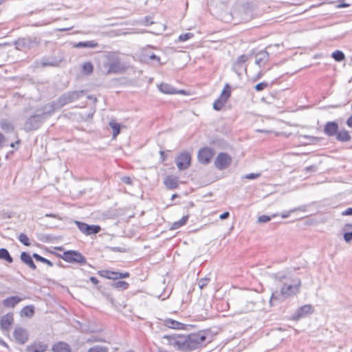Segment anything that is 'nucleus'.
<instances>
[{"mask_svg": "<svg viewBox=\"0 0 352 352\" xmlns=\"http://www.w3.org/2000/svg\"><path fill=\"white\" fill-rule=\"evenodd\" d=\"M208 333L200 331L188 335L174 334L164 335L162 337V342L173 346L182 351H192L204 346L207 341Z\"/></svg>", "mask_w": 352, "mask_h": 352, "instance_id": "1", "label": "nucleus"}, {"mask_svg": "<svg viewBox=\"0 0 352 352\" xmlns=\"http://www.w3.org/2000/svg\"><path fill=\"white\" fill-rule=\"evenodd\" d=\"M275 280L281 284L280 291L272 292L270 303L274 305L282 302L287 298L296 295L300 292L301 280L298 278H292L282 273H276L272 275Z\"/></svg>", "mask_w": 352, "mask_h": 352, "instance_id": "2", "label": "nucleus"}, {"mask_svg": "<svg viewBox=\"0 0 352 352\" xmlns=\"http://www.w3.org/2000/svg\"><path fill=\"white\" fill-rule=\"evenodd\" d=\"M55 111L54 103L46 104L38 108L34 114L30 116L25 122L23 129L25 131L38 129L43 121L50 117Z\"/></svg>", "mask_w": 352, "mask_h": 352, "instance_id": "3", "label": "nucleus"}, {"mask_svg": "<svg viewBox=\"0 0 352 352\" xmlns=\"http://www.w3.org/2000/svg\"><path fill=\"white\" fill-rule=\"evenodd\" d=\"M99 68L101 73L106 76L120 74L125 70V66L121 63L119 57L111 53L104 56Z\"/></svg>", "mask_w": 352, "mask_h": 352, "instance_id": "4", "label": "nucleus"}, {"mask_svg": "<svg viewBox=\"0 0 352 352\" xmlns=\"http://www.w3.org/2000/svg\"><path fill=\"white\" fill-rule=\"evenodd\" d=\"M83 94L84 91L82 90L66 92L58 98L56 104L58 107H62L80 98Z\"/></svg>", "mask_w": 352, "mask_h": 352, "instance_id": "5", "label": "nucleus"}, {"mask_svg": "<svg viewBox=\"0 0 352 352\" xmlns=\"http://www.w3.org/2000/svg\"><path fill=\"white\" fill-rule=\"evenodd\" d=\"M61 258L68 263H77L84 264L86 263L85 257L79 252L69 250L63 252Z\"/></svg>", "mask_w": 352, "mask_h": 352, "instance_id": "6", "label": "nucleus"}, {"mask_svg": "<svg viewBox=\"0 0 352 352\" xmlns=\"http://www.w3.org/2000/svg\"><path fill=\"white\" fill-rule=\"evenodd\" d=\"M231 163L232 157L226 153H219L214 162L215 167L219 170L227 168Z\"/></svg>", "mask_w": 352, "mask_h": 352, "instance_id": "7", "label": "nucleus"}, {"mask_svg": "<svg viewBox=\"0 0 352 352\" xmlns=\"http://www.w3.org/2000/svg\"><path fill=\"white\" fill-rule=\"evenodd\" d=\"M39 42L36 38H19L14 41V45L16 49L19 50H25L30 49L34 46L38 45Z\"/></svg>", "mask_w": 352, "mask_h": 352, "instance_id": "8", "label": "nucleus"}, {"mask_svg": "<svg viewBox=\"0 0 352 352\" xmlns=\"http://www.w3.org/2000/svg\"><path fill=\"white\" fill-rule=\"evenodd\" d=\"M74 223L80 232L87 236L96 234L101 230L100 226L98 225H88L78 221H75Z\"/></svg>", "mask_w": 352, "mask_h": 352, "instance_id": "9", "label": "nucleus"}, {"mask_svg": "<svg viewBox=\"0 0 352 352\" xmlns=\"http://www.w3.org/2000/svg\"><path fill=\"white\" fill-rule=\"evenodd\" d=\"M230 96V91L229 90V85L226 84L219 97L213 103L214 109L217 111L221 110Z\"/></svg>", "mask_w": 352, "mask_h": 352, "instance_id": "10", "label": "nucleus"}, {"mask_svg": "<svg viewBox=\"0 0 352 352\" xmlns=\"http://www.w3.org/2000/svg\"><path fill=\"white\" fill-rule=\"evenodd\" d=\"M191 162V156L188 152H182L175 159V163L179 170H183L187 169Z\"/></svg>", "mask_w": 352, "mask_h": 352, "instance_id": "11", "label": "nucleus"}, {"mask_svg": "<svg viewBox=\"0 0 352 352\" xmlns=\"http://www.w3.org/2000/svg\"><path fill=\"white\" fill-rule=\"evenodd\" d=\"M214 155V151L212 148L204 147L200 149L197 154V158L200 163L208 164Z\"/></svg>", "mask_w": 352, "mask_h": 352, "instance_id": "12", "label": "nucleus"}, {"mask_svg": "<svg viewBox=\"0 0 352 352\" xmlns=\"http://www.w3.org/2000/svg\"><path fill=\"white\" fill-rule=\"evenodd\" d=\"M241 307L239 309L240 313H247L254 310L255 307V302L248 298L243 297L240 299Z\"/></svg>", "mask_w": 352, "mask_h": 352, "instance_id": "13", "label": "nucleus"}, {"mask_svg": "<svg viewBox=\"0 0 352 352\" xmlns=\"http://www.w3.org/2000/svg\"><path fill=\"white\" fill-rule=\"evenodd\" d=\"M13 335L16 341L19 344H25L28 340V331L22 327H16Z\"/></svg>", "mask_w": 352, "mask_h": 352, "instance_id": "14", "label": "nucleus"}, {"mask_svg": "<svg viewBox=\"0 0 352 352\" xmlns=\"http://www.w3.org/2000/svg\"><path fill=\"white\" fill-rule=\"evenodd\" d=\"M161 324L164 327L173 329H185L186 324L171 318L162 320Z\"/></svg>", "mask_w": 352, "mask_h": 352, "instance_id": "15", "label": "nucleus"}, {"mask_svg": "<svg viewBox=\"0 0 352 352\" xmlns=\"http://www.w3.org/2000/svg\"><path fill=\"white\" fill-rule=\"evenodd\" d=\"M13 321L14 318L12 314H7L3 316L0 320V324L2 329L5 331H9L12 324L13 323Z\"/></svg>", "mask_w": 352, "mask_h": 352, "instance_id": "16", "label": "nucleus"}, {"mask_svg": "<svg viewBox=\"0 0 352 352\" xmlns=\"http://www.w3.org/2000/svg\"><path fill=\"white\" fill-rule=\"evenodd\" d=\"M268 59L269 53L265 50L261 51L255 55V64L261 67L268 61Z\"/></svg>", "mask_w": 352, "mask_h": 352, "instance_id": "17", "label": "nucleus"}, {"mask_svg": "<svg viewBox=\"0 0 352 352\" xmlns=\"http://www.w3.org/2000/svg\"><path fill=\"white\" fill-rule=\"evenodd\" d=\"M23 299V298H21L18 296H14L4 299L2 303L5 307L13 308Z\"/></svg>", "mask_w": 352, "mask_h": 352, "instance_id": "18", "label": "nucleus"}, {"mask_svg": "<svg viewBox=\"0 0 352 352\" xmlns=\"http://www.w3.org/2000/svg\"><path fill=\"white\" fill-rule=\"evenodd\" d=\"M338 124L336 122H328L324 128L325 134L329 136H333L338 133Z\"/></svg>", "mask_w": 352, "mask_h": 352, "instance_id": "19", "label": "nucleus"}, {"mask_svg": "<svg viewBox=\"0 0 352 352\" xmlns=\"http://www.w3.org/2000/svg\"><path fill=\"white\" fill-rule=\"evenodd\" d=\"M313 312V308L310 305H305L298 309L294 319L298 320Z\"/></svg>", "mask_w": 352, "mask_h": 352, "instance_id": "20", "label": "nucleus"}, {"mask_svg": "<svg viewBox=\"0 0 352 352\" xmlns=\"http://www.w3.org/2000/svg\"><path fill=\"white\" fill-rule=\"evenodd\" d=\"M53 352H71L70 346L65 342H58L52 346Z\"/></svg>", "mask_w": 352, "mask_h": 352, "instance_id": "21", "label": "nucleus"}, {"mask_svg": "<svg viewBox=\"0 0 352 352\" xmlns=\"http://www.w3.org/2000/svg\"><path fill=\"white\" fill-rule=\"evenodd\" d=\"M47 345L43 342L34 343L27 347L26 352H45Z\"/></svg>", "mask_w": 352, "mask_h": 352, "instance_id": "22", "label": "nucleus"}, {"mask_svg": "<svg viewBox=\"0 0 352 352\" xmlns=\"http://www.w3.org/2000/svg\"><path fill=\"white\" fill-rule=\"evenodd\" d=\"M160 91L167 94H175L177 93H184V91L181 90L177 91L175 88L172 87L170 85L167 83H162L159 86Z\"/></svg>", "mask_w": 352, "mask_h": 352, "instance_id": "23", "label": "nucleus"}, {"mask_svg": "<svg viewBox=\"0 0 352 352\" xmlns=\"http://www.w3.org/2000/svg\"><path fill=\"white\" fill-rule=\"evenodd\" d=\"M98 44L95 41H80L74 45L76 48H94L98 47Z\"/></svg>", "mask_w": 352, "mask_h": 352, "instance_id": "24", "label": "nucleus"}, {"mask_svg": "<svg viewBox=\"0 0 352 352\" xmlns=\"http://www.w3.org/2000/svg\"><path fill=\"white\" fill-rule=\"evenodd\" d=\"M21 259L24 263L28 265L31 269L35 270L36 268V265L34 264L32 257L30 256V255L28 253H27L25 252H23L21 254Z\"/></svg>", "mask_w": 352, "mask_h": 352, "instance_id": "25", "label": "nucleus"}, {"mask_svg": "<svg viewBox=\"0 0 352 352\" xmlns=\"http://www.w3.org/2000/svg\"><path fill=\"white\" fill-rule=\"evenodd\" d=\"M164 183L169 189H175L178 186L177 179L171 176L166 177Z\"/></svg>", "mask_w": 352, "mask_h": 352, "instance_id": "26", "label": "nucleus"}, {"mask_svg": "<svg viewBox=\"0 0 352 352\" xmlns=\"http://www.w3.org/2000/svg\"><path fill=\"white\" fill-rule=\"evenodd\" d=\"M34 314V307L33 305H28L24 307L21 311V316L27 318H32Z\"/></svg>", "mask_w": 352, "mask_h": 352, "instance_id": "27", "label": "nucleus"}, {"mask_svg": "<svg viewBox=\"0 0 352 352\" xmlns=\"http://www.w3.org/2000/svg\"><path fill=\"white\" fill-rule=\"evenodd\" d=\"M336 138L340 142H348L351 140V135L347 131L342 130L336 133Z\"/></svg>", "mask_w": 352, "mask_h": 352, "instance_id": "28", "label": "nucleus"}, {"mask_svg": "<svg viewBox=\"0 0 352 352\" xmlns=\"http://www.w3.org/2000/svg\"><path fill=\"white\" fill-rule=\"evenodd\" d=\"M0 259L4 260L9 263H12L13 262V258L10 256L9 252L6 248L0 249Z\"/></svg>", "mask_w": 352, "mask_h": 352, "instance_id": "29", "label": "nucleus"}, {"mask_svg": "<svg viewBox=\"0 0 352 352\" xmlns=\"http://www.w3.org/2000/svg\"><path fill=\"white\" fill-rule=\"evenodd\" d=\"M188 219V215L184 216L181 219L174 222L170 226V230H177L185 225Z\"/></svg>", "mask_w": 352, "mask_h": 352, "instance_id": "30", "label": "nucleus"}, {"mask_svg": "<svg viewBox=\"0 0 352 352\" xmlns=\"http://www.w3.org/2000/svg\"><path fill=\"white\" fill-rule=\"evenodd\" d=\"M0 127L6 132L12 131L14 129L12 124L7 120H1L0 121Z\"/></svg>", "mask_w": 352, "mask_h": 352, "instance_id": "31", "label": "nucleus"}, {"mask_svg": "<svg viewBox=\"0 0 352 352\" xmlns=\"http://www.w3.org/2000/svg\"><path fill=\"white\" fill-rule=\"evenodd\" d=\"M129 283L124 280H118L112 284V287L118 290H124L129 287Z\"/></svg>", "mask_w": 352, "mask_h": 352, "instance_id": "32", "label": "nucleus"}, {"mask_svg": "<svg viewBox=\"0 0 352 352\" xmlns=\"http://www.w3.org/2000/svg\"><path fill=\"white\" fill-rule=\"evenodd\" d=\"M109 126L113 130V138H116V136L120 132V124H118V123H117V122H116L114 121H111L109 122Z\"/></svg>", "mask_w": 352, "mask_h": 352, "instance_id": "33", "label": "nucleus"}, {"mask_svg": "<svg viewBox=\"0 0 352 352\" xmlns=\"http://www.w3.org/2000/svg\"><path fill=\"white\" fill-rule=\"evenodd\" d=\"M87 352H109V348L105 346L95 345L89 348Z\"/></svg>", "mask_w": 352, "mask_h": 352, "instance_id": "34", "label": "nucleus"}, {"mask_svg": "<svg viewBox=\"0 0 352 352\" xmlns=\"http://www.w3.org/2000/svg\"><path fill=\"white\" fill-rule=\"evenodd\" d=\"M93 65L91 62H85L82 65V72L85 74H90L93 72Z\"/></svg>", "mask_w": 352, "mask_h": 352, "instance_id": "35", "label": "nucleus"}, {"mask_svg": "<svg viewBox=\"0 0 352 352\" xmlns=\"http://www.w3.org/2000/svg\"><path fill=\"white\" fill-rule=\"evenodd\" d=\"M332 58H333L336 61L340 62L345 58V56L342 51L336 50L332 53Z\"/></svg>", "mask_w": 352, "mask_h": 352, "instance_id": "36", "label": "nucleus"}, {"mask_svg": "<svg viewBox=\"0 0 352 352\" xmlns=\"http://www.w3.org/2000/svg\"><path fill=\"white\" fill-rule=\"evenodd\" d=\"M33 257L37 261H40V262H42L43 263H45L47 265H48L50 267H52L53 266V263L47 260V258L41 256V255H39L38 254H36V253H34L33 254Z\"/></svg>", "mask_w": 352, "mask_h": 352, "instance_id": "37", "label": "nucleus"}, {"mask_svg": "<svg viewBox=\"0 0 352 352\" xmlns=\"http://www.w3.org/2000/svg\"><path fill=\"white\" fill-rule=\"evenodd\" d=\"M86 342L87 343L92 344L94 342H105L106 341L105 339L102 337L97 336H91L87 340Z\"/></svg>", "mask_w": 352, "mask_h": 352, "instance_id": "38", "label": "nucleus"}, {"mask_svg": "<svg viewBox=\"0 0 352 352\" xmlns=\"http://www.w3.org/2000/svg\"><path fill=\"white\" fill-rule=\"evenodd\" d=\"M250 58V56L245 55V54L241 55L239 57H238L237 60H236L235 65L237 66H241Z\"/></svg>", "mask_w": 352, "mask_h": 352, "instance_id": "39", "label": "nucleus"}, {"mask_svg": "<svg viewBox=\"0 0 352 352\" xmlns=\"http://www.w3.org/2000/svg\"><path fill=\"white\" fill-rule=\"evenodd\" d=\"M41 64L43 67H46V66L57 67L58 65V63L56 60L49 61L47 59H43L41 60Z\"/></svg>", "mask_w": 352, "mask_h": 352, "instance_id": "40", "label": "nucleus"}, {"mask_svg": "<svg viewBox=\"0 0 352 352\" xmlns=\"http://www.w3.org/2000/svg\"><path fill=\"white\" fill-rule=\"evenodd\" d=\"M19 240L20 242H21L23 245L26 246L30 245V243L29 241V238L28 236L23 233H21L19 236Z\"/></svg>", "mask_w": 352, "mask_h": 352, "instance_id": "41", "label": "nucleus"}, {"mask_svg": "<svg viewBox=\"0 0 352 352\" xmlns=\"http://www.w3.org/2000/svg\"><path fill=\"white\" fill-rule=\"evenodd\" d=\"M193 36H194V34L192 33H190V32H188V33H185V34H182L179 36V41H182V42H184V41H186L192 38Z\"/></svg>", "mask_w": 352, "mask_h": 352, "instance_id": "42", "label": "nucleus"}, {"mask_svg": "<svg viewBox=\"0 0 352 352\" xmlns=\"http://www.w3.org/2000/svg\"><path fill=\"white\" fill-rule=\"evenodd\" d=\"M276 216V214H272V217H270V216H267V215L259 216L258 218V222H259V223H267V222H268L269 221L271 220L272 217H274Z\"/></svg>", "mask_w": 352, "mask_h": 352, "instance_id": "43", "label": "nucleus"}, {"mask_svg": "<svg viewBox=\"0 0 352 352\" xmlns=\"http://www.w3.org/2000/svg\"><path fill=\"white\" fill-rule=\"evenodd\" d=\"M267 86H268V83H267L265 82H260V83H258L257 85H256L254 88H255L256 91H261L264 90L266 87H267Z\"/></svg>", "mask_w": 352, "mask_h": 352, "instance_id": "44", "label": "nucleus"}, {"mask_svg": "<svg viewBox=\"0 0 352 352\" xmlns=\"http://www.w3.org/2000/svg\"><path fill=\"white\" fill-rule=\"evenodd\" d=\"M209 280L210 278H201L198 283L199 288L201 289L204 288L208 284Z\"/></svg>", "mask_w": 352, "mask_h": 352, "instance_id": "45", "label": "nucleus"}, {"mask_svg": "<svg viewBox=\"0 0 352 352\" xmlns=\"http://www.w3.org/2000/svg\"><path fill=\"white\" fill-rule=\"evenodd\" d=\"M261 175L260 173H249L244 176V178L248 179H255L258 177H259Z\"/></svg>", "mask_w": 352, "mask_h": 352, "instance_id": "46", "label": "nucleus"}, {"mask_svg": "<svg viewBox=\"0 0 352 352\" xmlns=\"http://www.w3.org/2000/svg\"><path fill=\"white\" fill-rule=\"evenodd\" d=\"M343 237L346 243H350L352 241V232H345Z\"/></svg>", "mask_w": 352, "mask_h": 352, "instance_id": "47", "label": "nucleus"}, {"mask_svg": "<svg viewBox=\"0 0 352 352\" xmlns=\"http://www.w3.org/2000/svg\"><path fill=\"white\" fill-rule=\"evenodd\" d=\"M98 274L103 277L110 279L111 277V271L110 270H102L98 272Z\"/></svg>", "mask_w": 352, "mask_h": 352, "instance_id": "48", "label": "nucleus"}, {"mask_svg": "<svg viewBox=\"0 0 352 352\" xmlns=\"http://www.w3.org/2000/svg\"><path fill=\"white\" fill-rule=\"evenodd\" d=\"M296 210H297L296 208H294V209L290 210L289 212H283L281 214V217L283 219L287 218L289 216L290 213L294 212Z\"/></svg>", "mask_w": 352, "mask_h": 352, "instance_id": "49", "label": "nucleus"}, {"mask_svg": "<svg viewBox=\"0 0 352 352\" xmlns=\"http://www.w3.org/2000/svg\"><path fill=\"white\" fill-rule=\"evenodd\" d=\"M121 181L123 183L126 184H132V180H131V179L129 177H126V176L122 177L121 178Z\"/></svg>", "mask_w": 352, "mask_h": 352, "instance_id": "50", "label": "nucleus"}, {"mask_svg": "<svg viewBox=\"0 0 352 352\" xmlns=\"http://www.w3.org/2000/svg\"><path fill=\"white\" fill-rule=\"evenodd\" d=\"M110 275H111L110 279H113V280L119 279V278H118L119 272H118L111 271Z\"/></svg>", "mask_w": 352, "mask_h": 352, "instance_id": "51", "label": "nucleus"}, {"mask_svg": "<svg viewBox=\"0 0 352 352\" xmlns=\"http://www.w3.org/2000/svg\"><path fill=\"white\" fill-rule=\"evenodd\" d=\"M342 215H343V216L352 215V208H349L346 210H344L342 212Z\"/></svg>", "mask_w": 352, "mask_h": 352, "instance_id": "52", "label": "nucleus"}, {"mask_svg": "<svg viewBox=\"0 0 352 352\" xmlns=\"http://www.w3.org/2000/svg\"><path fill=\"white\" fill-rule=\"evenodd\" d=\"M129 276V272H125V273L119 272V275H118L119 279L127 278Z\"/></svg>", "mask_w": 352, "mask_h": 352, "instance_id": "53", "label": "nucleus"}, {"mask_svg": "<svg viewBox=\"0 0 352 352\" xmlns=\"http://www.w3.org/2000/svg\"><path fill=\"white\" fill-rule=\"evenodd\" d=\"M229 216H230V213L228 212H225L219 216V218L221 219H226L228 218Z\"/></svg>", "mask_w": 352, "mask_h": 352, "instance_id": "54", "label": "nucleus"}, {"mask_svg": "<svg viewBox=\"0 0 352 352\" xmlns=\"http://www.w3.org/2000/svg\"><path fill=\"white\" fill-rule=\"evenodd\" d=\"M5 141L4 135L0 132V148L3 147Z\"/></svg>", "mask_w": 352, "mask_h": 352, "instance_id": "55", "label": "nucleus"}, {"mask_svg": "<svg viewBox=\"0 0 352 352\" xmlns=\"http://www.w3.org/2000/svg\"><path fill=\"white\" fill-rule=\"evenodd\" d=\"M264 73L262 72V71H260L257 74L256 76H255L254 78V80H257L258 79H260L263 76Z\"/></svg>", "mask_w": 352, "mask_h": 352, "instance_id": "56", "label": "nucleus"}, {"mask_svg": "<svg viewBox=\"0 0 352 352\" xmlns=\"http://www.w3.org/2000/svg\"><path fill=\"white\" fill-rule=\"evenodd\" d=\"M90 281L94 285H97L98 283V280L94 276L90 277Z\"/></svg>", "mask_w": 352, "mask_h": 352, "instance_id": "57", "label": "nucleus"}, {"mask_svg": "<svg viewBox=\"0 0 352 352\" xmlns=\"http://www.w3.org/2000/svg\"><path fill=\"white\" fill-rule=\"evenodd\" d=\"M149 58L151 60H155L157 61H160V57L157 56L156 55H155L154 54H151L150 56H149Z\"/></svg>", "mask_w": 352, "mask_h": 352, "instance_id": "58", "label": "nucleus"}, {"mask_svg": "<svg viewBox=\"0 0 352 352\" xmlns=\"http://www.w3.org/2000/svg\"><path fill=\"white\" fill-rule=\"evenodd\" d=\"M346 124L349 127L352 128V115L347 119Z\"/></svg>", "mask_w": 352, "mask_h": 352, "instance_id": "59", "label": "nucleus"}, {"mask_svg": "<svg viewBox=\"0 0 352 352\" xmlns=\"http://www.w3.org/2000/svg\"><path fill=\"white\" fill-rule=\"evenodd\" d=\"M349 6V4L347 3H341L338 6V8H347Z\"/></svg>", "mask_w": 352, "mask_h": 352, "instance_id": "60", "label": "nucleus"}, {"mask_svg": "<svg viewBox=\"0 0 352 352\" xmlns=\"http://www.w3.org/2000/svg\"><path fill=\"white\" fill-rule=\"evenodd\" d=\"M345 228H352V224L351 223H346L345 225Z\"/></svg>", "mask_w": 352, "mask_h": 352, "instance_id": "61", "label": "nucleus"}, {"mask_svg": "<svg viewBox=\"0 0 352 352\" xmlns=\"http://www.w3.org/2000/svg\"><path fill=\"white\" fill-rule=\"evenodd\" d=\"M19 140H18V141H16L15 143H11V144H10V146H11V147H12V148H14V146H15V144H19Z\"/></svg>", "mask_w": 352, "mask_h": 352, "instance_id": "62", "label": "nucleus"}, {"mask_svg": "<svg viewBox=\"0 0 352 352\" xmlns=\"http://www.w3.org/2000/svg\"><path fill=\"white\" fill-rule=\"evenodd\" d=\"M1 343L3 346H5L8 347V344H7L6 342H4L3 341H1Z\"/></svg>", "mask_w": 352, "mask_h": 352, "instance_id": "63", "label": "nucleus"}, {"mask_svg": "<svg viewBox=\"0 0 352 352\" xmlns=\"http://www.w3.org/2000/svg\"><path fill=\"white\" fill-rule=\"evenodd\" d=\"M177 196V195L176 194L173 195V196H172V199H174L175 197H176Z\"/></svg>", "mask_w": 352, "mask_h": 352, "instance_id": "64", "label": "nucleus"}]
</instances>
